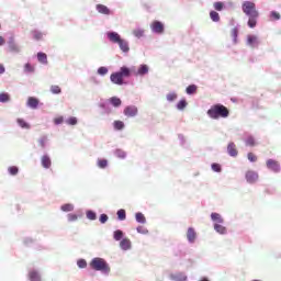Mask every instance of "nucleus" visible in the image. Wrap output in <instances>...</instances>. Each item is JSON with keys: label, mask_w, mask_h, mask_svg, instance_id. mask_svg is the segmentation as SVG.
Masks as SVG:
<instances>
[{"label": "nucleus", "mask_w": 281, "mask_h": 281, "mask_svg": "<svg viewBox=\"0 0 281 281\" xmlns=\"http://www.w3.org/2000/svg\"><path fill=\"white\" fill-rule=\"evenodd\" d=\"M241 10L246 16H248L247 25L251 30L258 25V19H260V12L256 9V3L251 1H245L241 4Z\"/></svg>", "instance_id": "obj_1"}, {"label": "nucleus", "mask_w": 281, "mask_h": 281, "mask_svg": "<svg viewBox=\"0 0 281 281\" xmlns=\"http://www.w3.org/2000/svg\"><path fill=\"white\" fill-rule=\"evenodd\" d=\"M206 113L209 117H211V120H220V117L222 119L229 117V109H227V106L221 103L212 105Z\"/></svg>", "instance_id": "obj_2"}, {"label": "nucleus", "mask_w": 281, "mask_h": 281, "mask_svg": "<svg viewBox=\"0 0 281 281\" xmlns=\"http://www.w3.org/2000/svg\"><path fill=\"white\" fill-rule=\"evenodd\" d=\"M130 76H131V69L126 66H123L121 67L120 71L113 72L110 76V80L111 82H113V85L122 86L124 85V78H130Z\"/></svg>", "instance_id": "obj_3"}, {"label": "nucleus", "mask_w": 281, "mask_h": 281, "mask_svg": "<svg viewBox=\"0 0 281 281\" xmlns=\"http://www.w3.org/2000/svg\"><path fill=\"white\" fill-rule=\"evenodd\" d=\"M90 267L94 271H101V273H111V267H109L106 260L100 257L93 258L90 262Z\"/></svg>", "instance_id": "obj_4"}, {"label": "nucleus", "mask_w": 281, "mask_h": 281, "mask_svg": "<svg viewBox=\"0 0 281 281\" xmlns=\"http://www.w3.org/2000/svg\"><path fill=\"white\" fill-rule=\"evenodd\" d=\"M108 38L111 41V43H116L122 52L125 54L130 52L131 47H128V42L126 40H123L120 34L115 32L108 33Z\"/></svg>", "instance_id": "obj_5"}, {"label": "nucleus", "mask_w": 281, "mask_h": 281, "mask_svg": "<svg viewBox=\"0 0 281 281\" xmlns=\"http://www.w3.org/2000/svg\"><path fill=\"white\" fill-rule=\"evenodd\" d=\"M150 27H151V31L155 33V34H164V23H161L160 21H154L151 24H150Z\"/></svg>", "instance_id": "obj_6"}, {"label": "nucleus", "mask_w": 281, "mask_h": 281, "mask_svg": "<svg viewBox=\"0 0 281 281\" xmlns=\"http://www.w3.org/2000/svg\"><path fill=\"white\" fill-rule=\"evenodd\" d=\"M266 166L272 172H280V162L273 159H268Z\"/></svg>", "instance_id": "obj_7"}, {"label": "nucleus", "mask_w": 281, "mask_h": 281, "mask_svg": "<svg viewBox=\"0 0 281 281\" xmlns=\"http://www.w3.org/2000/svg\"><path fill=\"white\" fill-rule=\"evenodd\" d=\"M137 113H138V110H137V106L135 105H130L124 109V115H126V117H135Z\"/></svg>", "instance_id": "obj_8"}, {"label": "nucleus", "mask_w": 281, "mask_h": 281, "mask_svg": "<svg viewBox=\"0 0 281 281\" xmlns=\"http://www.w3.org/2000/svg\"><path fill=\"white\" fill-rule=\"evenodd\" d=\"M246 180L248 183H256V181H258V172L254 170H248L246 172Z\"/></svg>", "instance_id": "obj_9"}, {"label": "nucleus", "mask_w": 281, "mask_h": 281, "mask_svg": "<svg viewBox=\"0 0 281 281\" xmlns=\"http://www.w3.org/2000/svg\"><path fill=\"white\" fill-rule=\"evenodd\" d=\"M227 153H228V155H231V157H237L238 149H236V144L229 143L227 146Z\"/></svg>", "instance_id": "obj_10"}, {"label": "nucleus", "mask_w": 281, "mask_h": 281, "mask_svg": "<svg viewBox=\"0 0 281 281\" xmlns=\"http://www.w3.org/2000/svg\"><path fill=\"white\" fill-rule=\"evenodd\" d=\"M258 36L256 35H248L247 36V45H250V47H258Z\"/></svg>", "instance_id": "obj_11"}, {"label": "nucleus", "mask_w": 281, "mask_h": 281, "mask_svg": "<svg viewBox=\"0 0 281 281\" xmlns=\"http://www.w3.org/2000/svg\"><path fill=\"white\" fill-rule=\"evenodd\" d=\"M187 238L189 243H194V240H196V232L194 231V228H188Z\"/></svg>", "instance_id": "obj_12"}, {"label": "nucleus", "mask_w": 281, "mask_h": 281, "mask_svg": "<svg viewBox=\"0 0 281 281\" xmlns=\"http://www.w3.org/2000/svg\"><path fill=\"white\" fill-rule=\"evenodd\" d=\"M41 161H42L43 168H46V169L52 168V158H49V156L47 155L42 156Z\"/></svg>", "instance_id": "obj_13"}, {"label": "nucleus", "mask_w": 281, "mask_h": 281, "mask_svg": "<svg viewBox=\"0 0 281 281\" xmlns=\"http://www.w3.org/2000/svg\"><path fill=\"white\" fill-rule=\"evenodd\" d=\"M27 106H30L31 109H37L38 108V99H36L34 97H30L27 99Z\"/></svg>", "instance_id": "obj_14"}, {"label": "nucleus", "mask_w": 281, "mask_h": 281, "mask_svg": "<svg viewBox=\"0 0 281 281\" xmlns=\"http://www.w3.org/2000/svg\"><path fill=\"white\" fill-rule=\"evenodd\" d=\"M97 11L100 14H111V10H109L108 7L104 4H97Z\"/></svg>", "instance_id": "obj_15"}, {"label": "nucleus", "mask_w": 281, "mask_h": 281, "mask_svg": "<svg viewBox=\"0 0 281 281\" xmlns=\"http://www.w3.org/2000/svg\"><path fill=\"white\" fill-rule=\"evenodd\" d=\"M120 247H121V249H124V251H127V249L131 248V239H128V238L122 239L120 243Z\"/></svg>", "instance_id": "obj_16"}, {"label": "nucleus", "mask_w": 281, "mask_h": 281, "mask_svg": "<svg viewBox=\"0 0 281 281\" xmlns=\"http://www.w3.org/2000/svg\"><path fill=\"white\" fill-rule=\"evenodd\" d=\"M29 279L31 281H41V274H38V272L36 270H31L29 272Z\"/></svg>", "instance_id": "obj_17"}, {"label": "nucleus", "mask_w": 281, "mask_h": 281, "mask_svg": "<svg viewBox=\"0 0 281 281\" xmlns=\"http://www.w3.org/2000/svg\"><path fill=\"white\" fill-rule=\"evenodd\" d=\"M146 74H148V66L147 65H140L138 67L136 76H146Z\"/></svg>", "instance_id": "obj_18"}, {"label": "nucleus", "mask_w": 281, "mask_h": 281, "mask_svg": "<svg viewBox=\"0 0 281 281\" xmlns=\"http://www.w3.org/2000/svg\"><path fill=\"white\" fill-rule=\"evenodd\" d=\"M214 229H215V232H217V234H227V228H225V226L221 225V223H216L214 225Z\"/></svg>", "instance_id": "obj_19"}, {"label": "nucleus", "mask_w": 281, "mask_h": 281, "mask_svg": "<svg viewBox=\"0 0 281 281\" xmlns=\"http://www.w3.org/2000/svg\"><path fill=\"white\" fill-rule=\"evenodd\" d=\"M37 60L38 63H42V65H47V54L37 53Z\"/></svg>", "instance_id": "obj_20"}, {"label": "nucleus", "mask_w": 281, "mask_h": 281, "mask_svg": "<svg viewBox=\"0 0 281 281\" xmlns=\"http://www.w3.org/2000/svg\"><path fill=\"white\" fill-rule=\"evenodd\" d=\"M110 102H111L112 105H114L116 108L117 106H122V100L120 98H117V97H112L110 99Z\"/></svg>", "instance_id": "obj_21"}, {"label": "nucleus", "mask_w": 281, "mask_h": 281, "mask_svg": "<svg viewBox=\"0 0 281 281\" xmlns=\"http://www.w3.org/2000/svg\"><path fill=\"white\" fill-rule=\"evenodd\" d=\"M186 106H188V101H186V99H182L180 100L178 103H177V109L179 111H183V109H186Z\"/></svg>", "instance_id": "obj_22"}, {"label": "nucleus", "mask_w": 281, "mask_h": 281, "mask_svg": "<svg viewBox=\"0 0 281 281\" xmlns=\"http://www.w3.org/2000/svg\"><path fill=\"white\" fill-rule=\"evenodd\" d=\"M116 214L119 221H126V211L124 209L119 210Z\"/></svg>", "instance_id": "obj_23"}, {"label": "nucleus", "mask_w": 281, "mask_h": 281, "mask_svg": "<svg viewBox=\"0 0 281 281\" xmlns=\"http://www.w3.org/2000/svg\"><path fill=\"white\" fill-rule=\"evenodd\" d=\"M210 18H211L212 21H214L215 23H217V21H221V15H218V12H216V11H211V12H210Z\"/></svg>", "instance_id": "obj_24"}, {"label": "nucleus", "mask_w": 281, "mask_h": 281, "mask_svg": "<svg viewBox=\"0 0 281 281\" xmlns=\"http://www.w3.org/2000/svg\"><path fill=\"white\" fill-rule=\"evenodd\" d=\"M196 89H198L196 85H190L186 89V91H187L188 95H192L193 93H196Z\"/></svg>", "instance_id": "obj_25"}, {"label": "nucleus", "mask_w": 281, "mask_h": 281, "mask_svg": "<svg viewBox=\"0 0 281 281\" xmlns=\"http://www.w3.org/2000/svg\"><path fill=\"white\" fill-rule=\"evenodd\" d=\"M211 218L215 223H223V217H221V214H218V213H212Z\"/></svg>", "instance_id": "obj_26"}, {"label": "nucleus", "mask_w": 281, "mask_h": 281, "mask_svg": "<svg viewBox=\"0 0 281 281\" xmlns=\"http://www.w3.org/2000/svg\"><path fill=\"white\" fill-rule=\"evenodd\" d=\"M113 126H114L115 131H122L124 128V122L114 121Z\"/></svg>", "instance_id": "obj_27"}, {"label": "nucleus", "mask_w": 281, "mask_h": 281, "mask_svg": "<svg viewBox=\"0 0 281 281\" xmlns=\"http://www.w3.org/2000/svg\"><path fill=\"white\" fill-rule=\"evenodd\" d=\"M115 156L119 157V159H125L126 158V151L122 149H116L115 150Z\"/></svg>", "instance_id": "obj_28"}, {"label": "nucleus", "mask_w": 281, "mask_h": 281, "mask_svg": "<svg viewBox=\"0 0 281 281\" xmlns=\"http://www.w3.org/2000/svg\"><path fill=\"white\" fill-rule=\"evenodd\" d=\"M135 218L137 223H142V224L146 223V216H144L142 213H136Z\"/></svg>", "instance_id": "obj_29"}, {"label": "nucleus", "mask_w": 281, "mask_h": 281, "mask_svg": "<svg viewBox=\"0 0 281 281\" xmlns=\"http://www.w3.org/2000/svg\"><path fill=\"white\" fill-rule=\"evenodd\" d=\"M0 102H10V94L7 92L0 93Z\"/></svg>", "instance_id": "obj_30"}, {"label": "nucleus", "mask_w": 281, "mask_h": 281, "mask_svg": "<svg viewBox=\"0 0 281 281\" xmlns=\"http://www.w3.org/2000/svg\"><path fill=\"white\" fill-rule=\"evenodd\" d=\"M32 35H33V38H34L35 41H41V40H43V33H41V32H38V31H33V32H32Z\"/></svg>", "instance_id": "obj_31"}, {"label": "nucleus", "mask_w": 281, "mask_h": 281, "mask_svg": "<svg viewBox=\"0 0 281 281\" xmlns=\"http://www.w3.org/2000/svg\"><path fill=\"white\" fill-rule=\"evenodd\" d=\"M177 98H178L177 92H170L167 94L168 102H175V100H177Z\"/></svg>", "instance_id": "obj_32"}, {"label": "nucleus", "mask_w": 281, "mask_h": 281, "mask_svg": "<svg viewBox=\"0 0 281 281\" xmlns=\"http://www.w3.org/2000/svg\"><path fill=\"white\" fill-rule=\"evenodd\" d=\"M66 124H69V126H76V124H78V119H76V116L69 117L66 121Z\"/></svg>", "instance_id": "obj_33"}, {"label": "nucleus", "mask_w": 281, "mask_h": 281, "mask_svg": "<svg viewBox=\"0 0 281 281\" xmlns=\"http://www.w3.org/2000/svg\"><path fill=\"white\" fill-rule=\"evenodd\" d=\"M18 124L21 126V128H30V124H27V122H25L23 119H18Z\"/></svg>", "instance_id": "obj_34"}, {"label": "nucleus", "mask_w": 281, "mask_h": 281, "mask_svg": "<svg viewBox=\"0 0 281 281\" xmlns=\"http://www.w3.org/2000/svg\"><path fill=\"white\" fill-rule=\"evenodd\" d=\"M63 212H74V205L72 204H64L61 205Z\"/></svg>", "instance_id": "obj_35"}, {"label": "nucleus", "mask_w": 281, "mask_h": 281, "mask_svg": "<svg viewBox=\"0 0 281 281\" xmlns=\"http://www.w3.org/2000/svg\"><path fill=\"white\" fill-rule=\"evenodd\" d=\"M134 36H136V38H142V36H144V30L142 29H136L133 31Z\"/></svg>", "instance_id": "obj_36"}, {"label": "nucleus", "mask_w": 281, "mask_h": 281, "mask_svg": "<svg viewBox=\"0 0 281 281\" xmlns=\"http://www.w3.org/2000/svg\"><path fill=\"white\" fill-rule=\"evenodd\" d=\"M87 218H89V221H95V218H98V215L93 211H88Z\"/></svg>", "instance_id": "obj_37"}, {"label": "nucleus", "mask_w": 281, "mask_h": 281, "mask_svg": "<svg viewBox=\"0 0 281 281\" xmlns=\"http://www.w3.org/2000/svg\"><path fill=\"white\" fill-rule=\"evenodd\" d=\"M24 71H25L26 74H33V71H34V66H32V64H25V65H24Z\"/></svg>", "instance_id": "obj_38"}, {"label": "nucleus", "mask_w": 281, "mask_h": 281, "mask_svg": "<svg viewBox=\"0 0 281 281\" xmlns=\"http://www.w3.org/2000/svg\"><path fill=\"white\" fill-rule=\"evenodd\" d=\"M109 166V161L106 159H99L98 160V167L99 168H106Z\"/></svg>", "instance_id": "obj_39"}, {"label": "nucleus", "mask_w": 281, "mask_h": 281, "mask_svg": "<svg viewBox=\"0 0 281 281\" xmlns=\"http://www.w3.org/2000/svg\"><path fill=\"white\" fill-rule=\"evenodd\" d=\"M270 16H271V19H273V21H280V19H281L280 13L277 11L270 12Z\"/></svg>", "instance_id": "obj_40"}, {"label": "nucleus", "mask_w": 281, "mask_h": 281, "mask_svg": "<svg viewBox=\"0 0 281 281\" xmlns=\"http://www.w3.org/2000/svg\"><path fill=\"white\" fill-rule=\"evenodd\" d=\"M61 89H60V86H52L50 87V92L54 93V94H58V93H61Z\"/></svg>", "instance_id": "obj_41"}, {"label": "nucleus", "mask_w": 281, "mask_h": 281, "mask_svg": "<svg viewBox=\"0 0 281 281\" xmlns=\"http://www.w3.org/2000/svg\"><path fill=\"white\" fill-rule=\"evenodd\" d=\"M77 265H78L79 269H87V260H85V259H79L77 261Z\"/></svg>", "instance_id": "obj_42"}, {"label": "nucleus", "mask_w": 281, "mask_h": 281, "mask_svg": "<svg viewBox=\"0 0 281 281\" xmlns=\"http://www.w3.org/2000/svg\"><path fill=\"white\" fill-rule=\"evenodd\" d=\"M8 171L10 172V175H19V167L16 166H12L8 168Z\"/></svg>", "instance_id": "obj_43"}, {"label": "nucleus", "mask_w": 281, "mask_h": 281, "mask_svg": "<svg viewBox=\"0 0 281 281\" xmlns=\"http://www.w3.org/2000/svg\"><path fill=\"white\" fill-rule=\"evenodd\" d=\"M123 236H124V233L122 231H115L114 232V239L122 240Z\"/></svg>", "instance_id": "obj_44"}, {"label": "nucleus", "mask_w": 281, "mask_h": 281, "mask_svg": "<svg viewBox=\"0 0 281 281\" xmlns=\"http://www.w3.org/2000/svg\"><path fill=\"white\" fill-rule=\"evenodd\" d=\"M98 74H99L100 76H106V74H109V69H108L106 67H100V68L98 69Z\"/></svg>", "instance_id": "obj_45"}, {"label": "nucleus", "mask_w": 281, "mask_h": 281, "mask_svg": "<svg viewBox=\"0 0 281 281\" xmlns=\"http://www.w3.org/2000/svg\"><path fill=\"white\" fill-rule=\"evenodd\" d=\"M246 146H256V139H254V137H248L246 139Z\"/></svg>", "instance_id": "obj_46"}, {"label": "nucleus", "mask_w": 281, "mask_h": 281, "mask_svg": "<svg viewBox=\"0 0 281 281\" xmlns=\"http://www.w3.org/2000/svg\"><path fill=\"white\" fill-rule=\"evenodd\" d=\"M247 157L251 162L258 161V157L254 153H248Z\"/></svg>", "instance_id": "obj_47"}, {"label": "nucleus", "mask_w": 281, "mask_h": 281, "mask_svg": "<svg viewBox=\"0 0 281 281\" xmlns=\"http://www.w3.org/2000/svg\"><path fill=\"white\" fill-rule=\"evenodd\" d=\"M136 229H137L138 234H144V235L148 234V228H146L144 226H138Z\"/></svg>", "instance_id": "obj_48"}, {"label": "nucleus", "mask_w": 281, "mask_h": 281, "mask_svg": "<svg viewBox=\"0 0 281 281\" xmlns=\"http://www.w3.org/2000/svg\"><path fill=\"white\" fill-rule=\"evenodd\" d=\"M214 9L217 10V12H221V10H223V2H215L214 4Z\"/></svg>", "instance_id": "obj_49"}, {"label": "nucleus", "mask_w": 281, "mask_h": 281, "mask_svg": "<svg viewBox=\"0 0 281 281\" xmlns=\"http://www.w3.org/2000/svg\"><path fill=\"white\" fill-rule=\"evenodd\" d=\"M212 170L214 172H221V165L216 162L212 164Z\"/></svg>", "instance_id": "obj_50"}, {"label": "nucleus", "mask_w": 281, "mask_h": 281, "mask_svg": "<svg viewBox=\"0 0 281 281\" xmlns=\"http://www.w3.org/2000/svg\"><path fill=\"white\" fill-rule=\"evenodd\" d=\"M232 36H233V38H234V43H237V40H238V30L233 29V31H232Z\"/></svg>", "instance_id": "obj_51"}, {"label": "nucleus", "mask_w": 281, "mask_h": 281, "mask_svg": "<svg viewBox=\"0 0 281 281\" xmlns=\"http://www.w3.org/2000/svg\"><path fill=\"white\" fill-rule=\"evenodd\" d=\"M63 122H65V119L63 116H57L54 119V124L56 125L63 124Z\"/></svg>", "instance_id": "obj_52"}, {"label": "nucleus", "mask_w": 281, "mask_h": 281, "mask_svg": "<svg viewBox=\"0 0 281 281\" xmlns=\"http://www.w3.org/2000/svg\"><path fill=\"white\" fill-rule=\"evenodd\" d=\"M68 221L70 223H74V222L78 221V215H76V214H68Z\"/></svg>", "instance_id": "obj_53"}, {"label": "nucleus", "mask_w": 281, "mask_h": 281, "mask_svg": "<svg viewBox=\"0 0 281 281\" xmlns=\"http://www.w3.org/2000/svg\"><path fill=\"white\" fill-rule=\"evenodd\" d=\"M100 223L104 224L106 221H109V215L106 214H101L99 218Z\"/></svg>", "instance_id": "obj_54"}, {"label": "nucleus", "mask_w": 281, "mask_h": 281, "mask_svg": "<svg viewBox=\"0 0 281 281\" xmlns=\"http://www.w3.org/2000/svg\"><path fill=\"white\" fill-rule=\"evenodd\" d=\"M45 142H46L45 138L40 139V146H41L42 148L45 147Z\"/></svg>", "instance_id": "obj_55"}, {"label": "nucleus", "mask_w": 281, "mask_h": 281, "mask_svg": "<svg viewBox=\"0 0 281 281\" xmlns=\"http://www.w3.org/2000/svg\"><path fill=\"white\" fill-rule=\"evenodd\" d=\"M5 74V67H3V64H0V75Z\"/></svg>", "instance_id": "obj_56"}, {"label": "nucleus", "mask_w": 281, "mask_h": 281, "mask_svg": "<svg viewBox=\"0 0 281 281\" xmlns=\"http://www.w3.org/2000/svg\"><path fill=\"white\" fill-rule=\"evenodd\" d=\"M1 45H5V40L2 36H0V47Z\"/></svg>", "instance_id": "obj_57"}]
</instances>
